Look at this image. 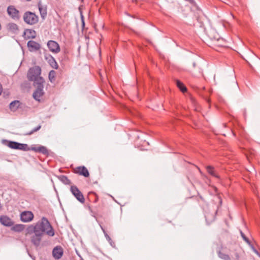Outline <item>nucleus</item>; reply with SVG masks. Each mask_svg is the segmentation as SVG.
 I'll list each match as a JSON object with an SVG mask.
<instances>
[{"instance_id": "obj_35", "label": "nucleus", "mask_w": 260, "mask_h": 260, "mask_svg": "<svg viewBox=\"0 0 260 260\" xmlns=\"http://www.w3.org/2000/svg\"><path fill=\"white\" fill-rule=\"evenodd\" d=\"M253 251L260 257V253L254 248L253 246H251Z\"/></svg>"}, {"instance_id": "obj_12", "label": "nucleus", "mask_w": 260, "mask_h": 260, "mask_svg": "<svg viewBox=\"0 0 260 260\" xmlns=\"http://www.w3.org/2000/svg\"><path fill=\"white\" fill-rule=\"evenodd\" d=\"M44 58L52 68L54 69H58V65L54 58L51 55L46 53L44 55Z\"/></svg>"}, {"instance_id": "obj_19", "label": "nucleus", "mask_w": 260, "mask_h": 260, "mask_svg": "<svg viewBox=\"0 0 260 260\" xmlns=\"http://www.w3.org/2000/svg\"><path fill=\"white\" fill-rule=\"evenodd\" d=\"M38 8L41 17L44 19L47 16V6L42 5L40 2L38 3Z\"/></svg>"}, {"instance_id": "obj_8", "label": "nucleus", "mask_w": 260, "mask_h": 260, "mask_svg": "<svg viewBox=\"0 0 260 260\" xmlns=\"http://www.w3.org/2000/svg\"><path fill=\"white\" fill-rule=\"evenodd\" d=\"M47 46L49 48V50L54 53H57L60 51L59 44L54 41H49L47 43Z\"/></svg>"}, {"instance_id": "obj_9", "label": "nucleus", "mask_w": 260, "mask_h": 260, "mask_svg": "<svg viewBox=\"0 0 260 260\" xmlns=\"http://www.w3.org/2000/svg\"><path fill=\"white\" fill-rule=\"evenodd\" d=\"M34 217V214L31 211H25L20 214V218L22 221L28 222L32 220Z\"/></svg>"}, {"instance_id": "obj_13", "label": "nucleus", "mask_w": 260, "mask_h": 260, "mask_svg": "<svg viewBox=\"0 0 260 260\" xmlns=\"http://www.w3.org/2000/svg\"><path fill=\"white\" fill-rule=\"evenodd\" d=\"M74 173L85 177H88L89 176V172L85 166L76 167L74 169Z\"/></svg>"}, {"instance_id": "obj_36", "label": "nucleus", "mask_w": 260, "mask_h": 260, "mask_svg": "<svg viewBox=\"0 0 260 260\" xmlns=\"http://www.w3.org/2000/svg\"><path fill=\"white\" fill-rule=\"evenodd\" d=\"M235 260H239L240 259V255L238 253L236 252L235 254Z\"/></svg>"}, {"instance_id": "obj_2", "label": "nucleus", "mask_w": 260, "mask_h": 260, "mask_svg": "<svg viewBox=\"0 0 260 260\" xmlns=\"http://www.w3.org/2000/svg\"><path fill=\"white\" fill-rule=\"evenodd\" d=\"M41 73V68L39 66H35L30 68L27 72V77L29 81H34L35 84L44 83V79L40 76Z\"/></svg>"}, {"instance_id": "obj_30", "label": "nucleus", "mask_w": 260, "mask_h": 260, "mask_svg": "<svg viewBox=\"0 0 260 260\" xmlns=\"http://www.w3.org/2000/svg\"><path fill=\"white\" fill-rule=\"evenodd\" d=\"M60 180L66 184H68L70 183V180L67 176L64 175H62L60 177Z\"/></svg>"}, {"instance_id": "obj_3", "label": "nucleus", "mask_w": 260, "mask_h": 260, "mask_svg": "<svg viewBox=\"0 0 260 260\" xmlns=\"http://www.w3.org/2000/svg\"><path fill=\"white\" fill-rule=\"evenodd\" d=\"M23 19L27 24L32 25L37 24L39 21V17L35 13L26 11L24 13Z\"/></svg>"}, {"instance_id": "obj_27", "label": "nucleus", "mask_w": 260, "mask_h": 260, "mask_svg": "<svg viewBox=\"0 0 260 260\" xmlns=\"http://www.w3.org/2000/svg\"><path fill=\"white\" fill-rule=\"evenodd\" d=\"M176 84L177 87L180 89V90L182 92H184L186 91L187 88L184 86V85L180 81L177 80L176 81Z\"/></svg>"}, {"instance_id": "obj_38", "label": "nucleus", "mask_w": 260, "mask_h": 260, "mask_svg": "<svg viewBox=\"0 0 260 260\" xmlns=\"http://www.w3.org/2000/svg\"><path fill=\"white\" fill-rule=\"evenodd\" d=\"M89 210H91V208L90 207H89Z\"/></svg>"}, {"instance_id": "obj_14", "label": "nucleus", "mask_w": 260, "mask_h": 260, "mask_svg": "<svg viewBox=\"0 0 260 260\" xmlns=\"http://www.w3.org/2000/svg\"><path fill=\"white\" fill-rule=\"evenodd\" d=\"M63 253L62 248L60 246L55 247L52 250V255L56 259L60 258Z\"/></svg>"}, {"instance_id": "obj_25", "label": "nucleus", "mask_w": 260, "mask_h": 260, "mask_svg": "<svg viewBox=\"0 0 260 260\" xmlns=\"http://www.w3.org/2000/svg\"><path fill=\"white\" fill-rule=\"evenodd\" d=\"M217 253H218V256L220 258H221L223 260H231V257L229 254H226V253L222 252L221 251H219Z\"/></svg>"}, {"instance_id": "obj_28", "label": "nucleus", "mask_w": 260, "mask_h": 260, "mask_svg": "<svg viewBox=\"0 0 260 260\" xmlns=\"http://www.w3.org/2000/svg\"><path fill=\"white\" fill-rule=\"evenodd\" d=\"M56 77V72L54 70L50 71L48 75V78L51 82H54Z\"/></svg>"}, {"instance_id": "obj_31", "label": "nucleus", "mask_w": 260, "mask_h": 260, "mask_svg": "<svg viewBox=\"0 0 260 260\" xmlns=\"http://www.w3.org/2000/svg\"><path fill=\"white\" fill-rule=\"evenodd\" d=\"M41 128V125H39L37 127H36L35 128H34L30 132H28L27 133H26V135H31V134H32L35 132H36L38 131Z\"/></svg>"}, {"instance_id": "obj_11", "label": "nucleus", "mask_w": 260, "mask_h": 260, "mask_svg": "<svg viewBox=\"0 0 260 260\" xmlns=\"http://www.w3.org/2000/svg\"><path fill=\"white\" fill-rule=\"evenodd\" d=\"M33 234L34 235L31 237V242L36 247H37L40 245L43 235L36 232H34Z\"/></svg>"}, {"instance_id": "obj_16", "label": "nucleus", "mask_w": 260, "mask_h": 260, "mask_svg": "<svg viewBox=\"0 0 260 260\" xmlns=\"http://www.w3.org/2000/svg\"><path fill=\"white\" fill-rule=\"evenodd\" d=\"M28 150H32L36 152H40L43 154H48V151L46 147L43 146H37L36 145H32L30 148H29Z\"/></svg>"}, {"instance_id": "obj_18", "label": "nucleus", "mask_w": 260, "mask_h": 260, "mask_svg": "<svg viewBox=\"0 0 260 260\" xmlns=\"http://www.w3.org/2000/svg\"><path fill=\"white\" fill-rule=\"evenodd\" d=\"M224 44L225 42L222 39L212 40L213 48L216 50H218L219 48L224 46Z\"/></svg>"}, {"instance_id": "obj_34", "label": "nucleus", "mask_w": 260, "mask_h": 260, "mask_svg": "<svg viewBox=\"0 0 260 260\" xmlns=\"http://www.w3.org/2000/svg\"><path fill=\"white\" fill-rule=\"evenodd\" d=\"M216 198L219 201V206H221L222 204V200H221V197L219 196H217Z\"/></svg>"}, {"instance_id": "obj_22", "label": "nucleus", "mask_w": 260, "mask_h": 260, "mask_svg": "<svg viewBox=\"0 0 260 260\" xmlns=\"http://www.w3.org/2000/svg\"><path fill=\"white\" fill-rule=\"evenodd\" d=\"M20 106L19 101H14L11 102L9 105V108L12 111H16Z\"/></svg>"}, {"instance_id": "obj_6", "label": "nucleus", "mask_w": 260, "mask_h": 260, "mask_svg": "<svg viewBox=\"0 0 260 260\" xmlns=\"http://www.w3.org/2000/svg\"><path fill=\"white\" fill-rule=\"evenodd\" d=\"M7 13L14 20H19L20 18L19 11L14 6H9L7 8Z\"/></svg>"}, {"instance_id": "obj_4", "label": "nucleus", "mask_w": 260, "mask_h": 260, "mask_svg": "<svg viewBox=\"0 0 260 260\" xmlns=\"http://www.w3.org/2000/svg\"><path fill=\"white\" fill-rule=\"evenodd\" d=\"M70 191L79 202L82 204L85 203V198L83 193L76 185L71 186Z\"/></svg>"}, {"instance_id": "obj_26", "label": "nucleus", "mask_w": 260, "mask_h": 260, "mask_svg": "<svg viewBox=\"0 0 260 260\" xmlns=\"http://www.w3.org/2000/svg\"><path fill=\"white\" fill-rule=\"evenodd\" d=\"M25 225L23 224H16L13 227V230L17 232H20L24 230Z\"/></svg>"}, {"instance_id": "obj_39", "label": "nucleus", "mask_w": 260, "mask_h": 260, "mask_svg": "<svg viewBox=\"0 0 260 260\" xmlns=\"http://www.w3.org/2000/svg\"><path fill=\"white\" fill-rule=\"evenodd\" d=\"M191 1H193V0H191Z\"/></svg>"}, {"instance_id": "obj_32", "label": "nucleus", "mask_w": 260, "mask_h": 260, "mask_svg": "<svg viewBox=\"0 0 260 260\" xmlns=\"http://www.w3.org/2000/svg\"><path fill=\"white\" fill-rule=\"evenodd\" d=\"M91 195H93L94 196V200H93V202L94 203H96L98 202V201H99V197L97 195V194L95 192H90L89 193V196H90Z\"/></svg>"}, {"instance_id": "obj_24", "label": "nucleus", "mask_w": 260, "mask_h": 260, "mask_svg": "<svg viewBox=\"0 0 260 260\" xmlns=\"http://www.w3.org/2000/svg\"><path fill=\"white\" fill-rule=\"evenodd\" d=\"M9 30L15 33L18 30V25L14 23H9L8 25Z\"/></svg>"}, {"instance_id": "obj_20", "label": "nucleus", "mask_w": 260, "mask_h": 260, "mask_svg": "<svg viewBox=\"0 0 260 260\" xmlns=\"http://www.w3.org/2000/svg\"><path fill=\"white\" fill-rule=\"evenodd\" d=\"M217 212V209L211 214L208 212H206L205 216L206 220L208 223L209 224L215 220Z\"/></svg>"}, {"instance_id": "obj_10", "label": "nucleus", "mask_w": 260, "mask_h": 260, "mask_svg": "<svg viewBox=\"0 0 260 260\" xmlns=\"http://www.w3.org/2000/svg\"><path fill=\"white\" fill-rule=\"evenodd\" d=\"M109 212V207L106 204L102 202L99 205L98 209H96L95 213L97 215L102 216L103 214L108 213Z\"/></svg>"}, {"instance_id": "obj_23", "label": "nucleus", "mask_w": 260, "mask_h": 260, "mask_svg": "<svg viewBox=\"0 0 260 260\" xmlns=\"http://www.w3.org/2000/svg\"><path fill=\"white\" fill-rule=\"evenodd\" d=\"M206 169L208 173L211 175L216 178H219V175L216 173L213 167L210 166H208L206 167Z\"/></svg>"}, {"instance_id": "obj_37", "label": "nucleus", "mask_w": 260, "mask_h": 260, "mask_svg": "<svg viewBox=\"0 0 260 260\" xmlns=\"http://www.w3.org/2000/svg\"><path fill=\"white\" fill-rule=\"evenodd\" d=\"M2 91H3L2 85L0 84V95L1 94Z\"/></svg>"}, {"instance_id": "obj_1", "label": "nucleus", "mask_w": 260, "mask_h": 260, "mask_svg": "<svg viewBox=\"0 0 260 260\" xmlns=\"http://www.w3.org/2000/svg\"><path fill=\"white\" fill-rule=\"evenodd\" d=\"M34 232L39 233L42 235L46 233L50 237H53L55 233L54 231L47 218L43 217L41 221H38L35 225H29L26 230V235H30Z\"/></svg>"}, {"instance_id": "obj_21", "label": "nucleus", "mask_w": 260, "mask_h": 260, "mask_svg": "<svg viewBox=\"0 0 260 260\" xmlns=\"http://www.w3.org/2000/svg\"><path fill=\"white\" fill-rule=\"evenodd\" d=\"M24 34L27 39H34L36 36V31L32 29H26L24 32Z\"/></svg>"}, {"instance_id": "obj_17", "label": "nucleus", "mask_w": 260, "mask_h": 260, "mask_svg": "<svg viewBox=\"0 0 260 260\" xmlns=\"http://www.w3.org/2000/svg\"><path fill=\"white\" fill-rule=\"evenodd\" d=\"M0 222L6 226H11L14 224L13 221L6 215H2L0 217Z\"/></svg>"}, {"instance_id": "obj_15", "label": "nucleus", "mask_w": 260, "mask_h": 260, "mask_svg": "<svg viewBox=\"0 0 260 260\" xmlns=\"http://www.w3.org/2000/svg\"><path fill=\"white\" fill-rule=\"evenodd\" d=\"M27 45L29 50L31 52L38 51L41 48V45L32 40L29 41Z\"/></svg>"}, {"instance_id": "obj_33", "label": "nucleus", "mask_w": 260, "mask_h": 260, "mask_svg": "<svg viewBox=\"0 0 260 260\" xmlns=\"http://www.w3.org/2000/svg\"><path fill=\"white\" fill-rule=\"evenodd\" d=\"M241 236L242 237L243 239L249 245L250 244V242L249 240L246 237L245 234L241 231H240Z\"/></svg>"}, {"instance_id": "obj_5", "label": "nucleus", "mask_w": 260, "mask_h": 260, "mask_svg": "<svg viewBox=\"0 0 260 260\" xmlns=\"http://www.w3.org/2000/svg\"><path fill=\"white\" fill-rule=\"evenodd\" d=\"M7 146L11 149L27 151L29 150L28 145L14 141H8Z\"/></svg>"}, {"instance_id": "obj_7", "label": "nucleus", "mask_w": 260, "mask_h": 260, "mask_svg": "<svg viewBox=\"0 0 260 260\" xmlns=\"http://www.w3.org/2000/svg\"><path fill=\"white\" fill-rule=\"evenodd\" d=\"M43 84L44 83H41L40 84H35V85L37 86V89L33 93V97L37 101H39L40 100V98L42 97L44 94Z\"/></svg>"}, {"instance_id": "obj_29", "label": "nucleus", "mask_w": 260, "mask_h": 260, "mask_svg": "<svg viewBox=\"0 0 260 260\" xmlns=\"http://www.w3.org/2000/svg\"><path fill=\"white\" fill-rule=\"evenodd\" d=\"M100 227H101V229L102 230V231H103V233L104 234V235H105L106 239L111 243V242L112 241L111 238L108 235V234L107 233V232H106L105 230L103 227V226L101 224H100Z\"/></svg>"}]
</instances>
